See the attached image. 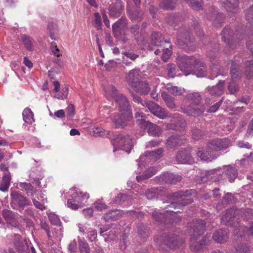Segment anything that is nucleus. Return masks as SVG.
<instances>
[{"instance_id": "obj_1", "label": "nucleus", "mask_w": 253, "mask_h": 253, "mask_svg": "<svg viewBox=\"0 0 253 253\" xmlns=\"http://www.w3.org/2000/svg\"><path fill=\"white\" fill-rule=\"evenodd\" d=\"M194 192L193 190H186L173 193L169 195L168 197L170 201L167 207H164L165 212H159L154 211L152 213V217L159 222L166 223L168 216L166 214L168 212L178 213L180 211L178 210L186 205L190 204L193 202L191 196Z\"/></svg>"}, {"instance_id": "obj_2", "label": "nucleus", "mask_w": 253, "mask_h": 253, "mask_svg": "<svg viewBox=\"0 0 253 253\" xmlns=\"http://www.w3.org/2000/svg\"><path fill=\"white\" fill-rule=\"evenodd\" d=\"M188 228V233L190 236V249L194 252L200 251L207 244L208 241L206 237H203L199 241H197L204 233L205 222L202 219L193 220L189 224Z\"/></svg>"}, {"instance_id": "obj_3", "label": "nucleus", "mask_w": 253, "mask_h": 253, "mask_svg": "<svg viewBox=\"0 0 253 253\" xmlns=\"http://www.w3.org/2000/svg\"><path fill=\"white\" fill-rule=\"evenodd\" d=\"M185 99L191 104L186 107H181L180 111L188 116H199L206 110L204 106L200 105L202 99L201 96L198 92L189 93L185 96Z\"/></svg>"}, {"instance_id": "obj_4", "label": "nucleus", "mask_w": 253, "mask_h": 253, "mask_svg": "<svg viewBox=\"0 0 253 253\" xmlns=\"http://www.w3.org/2000/svg\"><path fill=\"white\" fill-rule=\"evenodd\" d=\"M114 146L113 152L122 149L129 154L132 148V143L129 136L124 134H119L112 141Z\"/></svg>"}, {"instance_id": "obj_5", "label": "nucleus", "mask_w": 253, "mask_h": 253, "mask_svg": "<svg viewBox=\"0 0 253 253\" xmlns=\"http://www.w3.org/2000/svg\"><path fill=\"white\" fill-rule=\"evenodd\" d=\"M120 114L114 115L111 117L115 128H124L132 119V111H120Z\"/></svg>"}, {"instance_id": "obj_6", "label": "nucleus", "mask_w": 253, "mask_h": 253, "mask_svg": "<svg viewBox=\"0 0 253 253\" xmlns=\"http://www.w3.org/2000/svg\"><path fill=\"white\" fill-rule=\"evenodd\" d=\"M177 60L179 69L183 72L184 75L187 76L191 74L194 64L196 62V58L184 55L179 56Z\"/></svg>"}, {"instance_id": "obj_7", "label": "nucleus", "mask_w": 253, "mask_h": 253, "mask_svg": "<svg viewBox=\"0 0 253 253\" xmlns=\"http://www.w3.org/2000/svg\"><path fill=\"white\" fill-rule=\"evenodd\" d=\"M111 95L119 107V111H131L129 102L123 94H118L117 90L114 86H111Z\"/></svg>"}, {"instance_id": "obj_8", "label": "nucleus", "mask_w": 253, "mask_h": 253, "mask_svg": "<svg viewBox=\"0 0 253 253\" xmlns=\"http://www.w3.org/2000/svg\"><path fill=\"white\" fill-rule=\"evenodd\" d=\"M10 196L12 208L13 209H17V206H18L20 211L24 207L29 206L31 204L30 200L17 191L11 192Z\"/></svg>"}, {"instance_id": "obj_9", "label": "nucleus", "mask_w": 253, "mask_h": 253, "mask_svg": "<svg viewBox=\"0 0 253 253\" xmlns=\"http://www.w3.org/2000/svg\"><path fill=\"white\" fill-rule=\"evenodd\" d=\"M229 139L217 138L211 140L208 142L209 148H211L214 153L216 152L225 150L230 145Z\"/></svg>"}, {"instance_id": "obj_10", "label": "nucleus", "mask_w": 253, "mask_h": 253, "mask_svg": "<svg viewBox=\"0 0 253 253\" xmlns=\"http://www.w3.org/2000/svg\"><path fill=\"white\" fill-rule=\"evenodd\" d=\"M137 124L140 127L147 129L149 135L154 136H159L162 133L161 127L145 119L138 120Z\"/></svg>"}, {"instance_id": "obj_11", "label": "nucleus", "mask_w": 253, "mask_h": 253, "mask_svg": "<svg viewBox=\"0 0 253 253\" xmlns=\"http://www.w3.org/2000/svg\"><path fill=\"white\" fill-rule=\"evenodd\" d=\"M163 241L167 248L171 249L178 248L184 243V241L182 239L174 234L165 236Z\"/></svg>"}, {"instance_id": "obj_12", "label": "nucleus", "mask_w": 253, "mask_h": 253, "mask_svg": "<svg viewBox=\"0 0 253 253\" xmlns=\"http://www.w3.org/2000/svg\"><path fill=\"white\" fill-rule=\"evenodd\" d=\"M146 106L152 114L161 119H164L169 116L165 109L153 101L146 102Z\"/></svg>"}, {"instance_id": "obj_13", "label": "nucleus", "mask_w": 253, "mask_h": 253, "mask_svg": "<svg viewBox=\"0 0 253 253\" xmlns=\"http://www.w3.org/2000/svg\"><path fill=\"white\" fill-rule=\"evenodd\" d=\"M197 155L201 160L207 162H211L216 159L218 156L211 148H209L208 144L206 149H199Z\"/></svg>"}, {"instance_id": "obj_14", "label": "nucleus", "mask_w": 253, "mask_h": 253, "mask_svg": "<svg viewBox=\"0 0 253 253\" xmlns=\"http://www.w3.org/2000/svg\"><path fill=\"white\" fill-rule=\"evenodd\" d=\"M2 215L8 225L14 227H19L20 223L13 211L5 209L2 211Z\"/></svg>"}, {"instance_id": "obj_15", "label": "nucleus", "mask_w": 253, "mask_h": 253, "mask_svg": "<svg viewBox=\"0 0 253 253\" xmlns=\"http://www.w3.org/2000/svg\"><path fill=\"white\" fill-rule=\"evenodd\" d=\"M108 10L111 16L114 17L120 16L123 11L122 0H115V2H112L110 4Z\"/></svg>"}, {"instance_id": "obj_16", "label": "nucleus", "mask_w": 253, "mask_h": 253, "mask_svg": "<svg viewBox=\"0 0 253 253\" xmlns=\"http://www.w3.org/2000/svg\"><path fill=\"white\" fill-rule=\"evenodd\" d=\"M141 76V71L138 68L130 70L126 77L128 84L131 87L138 83Z\"/></svg>"}, {"instance_id": "obj_17", "label": "nucleus", "mask_w": 253, "mask_h": 253, "mask_svg": "<svg viewBox=\"0 0 253 253\" xmlns=\"http://www.w3.org/2000/svg\"><path fill=\"white\" fill-rule=\"evenodd\" d=\"M176 159L181 164H190L194 161L190 152L185 150L179 151L176 155Z\"/></svg>"}, {"instance_id": "obj_18", "label": "nucleus", "mask_w": 253, "mask_h": 253, "mask_svg": "<svg viewBox=\"0 0 253 253\" xmlns=\"http://www.w3.org/2000/svg\"><path fill=\"white\" fill-rule=\"evenodd\" d=\"M221 4L223 8L228 13H235L237 11L238 5V0H221Z\"/></svg>"}, {"instance_id": "obj_19", "label": "nucleus", "mask_w": 253, "mask_h": 253, "mask_svg": "<svg viewBox=\"0 0 253 253\" xmlns=\"http://www.w3.org/2000/svg\"><path fill=\"white\" fill-rule=\"evenodd\" d=\"M212 239L217 243L223 244L228 239V232L222 229L217 230L213 233Z\"/></svg>"}, {"instance_id": "obj_20", "label": "nucleus", "mask_w": 253, "mask_h": 253, "mask_svg": "<svg viewBox=\"0 0 253 253\" xmlns=\"http://www.w3.org/2000/svg\"><path fill=\"white\" fill-rule=\"evenodd\" d=\"M205 69V65L203 62L201 61L197 62L196 60L191 74L195 75L198 77H203L206 75Z\"/></svg>"}, {"instance_id": "obj_21", "label": "nucleus", "mask_w": 253, "mask_h": 253, "mask_svg": "<svg viewBox=\"0 0 253 253\" xmlns=\"http://www.w3.org/2000/svg\"><path fill=\"white\" fill-rule=\"evenodd\" d=\"M234 35H235V34H232V31H231L230 28L228 27H225L221 32L222 41L227 43L229 46L231 48H233V47L230 42L235 40Z\"/></svg>"}, {"instance_id": "obj_22", "label": "nucleus", "mask_w": 253, "mask_h": 253, "mask_svg": "<svg viewBox=\"0 0 253 253\" xmlns=\"http://www.w3.org/2000/svg\"><path fill=\"white\" fill-rule=\"evenodd\" d=\"M127 20L125 17H122L112 25V30L115 37H117L120 33L121 29L126 28Z\"/></svg>"}, {"instance_id": "obj_23", "label": "nucleus", "mask_w": 253, "mask_h": 253, "mask_svg": "<svg viewBox=\"0 0 253 253\" xmlns=\"http://www.w3.org/2000/svg\"><path fill=\"white\" fill-rule=\"evenodd\" d=\"M131 88L137 93L144 95L147 94L150 90V86L146 82H138Z\"/></svg>"}, {"instance_id": "obj_24", "label": "nucleus", "mask_w": 253, "mask_h": 253, "mask_svg": "<svg viewBox=\"0 0 253 253\" xmlns=\"http://www.w3.org/2000/svg\"><path fill=\"white\" fill-rule=\"evenodd\" d=\"M71 197L82 207L84 202L89 198V195L87 192H75L72 194Z\"/></svg>"}, {"instance_id": "obj_25", "label": "nucleus", "mask_w": 253, "mask_h": 253, "mask_svg": "<svg viewBox=\"0 0 253 253\" xmlns=\"http://www.w3.org/2000/svg\"><path fill=\"white\" fill-rule=\"evenodd\" d=\"M224 81H219L218 83L215 86L208 87V92L212 95H221L223 92Z\"/></svg>"}, {"instance_id": "obj_26", "label": "nucleus", "mask_w": 253, "mask_h": 253, "mask_svg": "<svg viewBox=\"0 0 253 253\" xmlns=\"http://www.w3.org/2000/svg\"><path fill=\"white\" fill-rule=\"evenodd\" d=\"M183 139L179 136L172 135L167 139L166 145L168 148H175L181 146L183 143Z\"/></svg>"}, {"instance_id": "obj_27", "label": "nucleus", "mask_w": 253, "mask_h": 253, "mask_svg": "<svg viewBox=\"0 0 253 253\" xmlns=\"http://www.w3.org/2000/svg\"><path fill=\"white\" fill-rule=\"evenodd\" d=\"M161 178L166 182L170 184H176L178 182L181 180L182 177L178 175H175L172 173H166L161 175Z\"/></svg>"}, {"instance_id": "obj_28", "label": "nucleus", "mask_w": 253, "mask_h": 253, "mask_svg": "<svg viewBox=\"0 0 253 253\" xmlns=\"http://www.w3.org/2000/svg\"><path fill=\"white\" fill-rule=\"evenodd\" d=\"M13 244L18 253H22L26 250V246L24 245L21 235L16 234L13 239Z\"/></svg>"}, {"instance_id": "obj_29", "label": "nucleus", "mask_w": 253, "mask_h": 253, "mask_svg": "<svg viewBox=\"0 0 253 253\" xmlns=\"http://www.w3.org/2000/svg\"><path fill=\"white\" fill-rule=\"evenodd\" d=\"M157 169L154 167L148 168L142 175H138L136 176L137 181L140 182L144 180L147 179L157 172Z\"/></svg>"}, {"instance_id": "obj_30", "label": "nucleus", "mask_w": 253, "mask_h": 253, "mask_svg": "<svg viewBox=\"0 0 253 253\" xmlns=\"http://www.w3.org/2000/svg\"><path fill=\"white\" fill-rule=\"evenodd\" d=\"M162 190L161 188H152L147 189L145 192L146 198L149 200H153L158 198L159 196H162Z\"/></svg>"}, {"instance_id": "obj_31", "label": "nucleus", "mask_w": 253, "mask_h": 253, "mask_svg": "<svg viewBox=\"0 0 253 253\" xmlns=\"http://www.w3.org/2000/svg\"><path fill=\"white\" fill-rule=\"evenodd\" d=\"M48 218H49V220H50V222L51 223V224H52L53 225H59V232L58 233V234L56 235V236L58 237V235L61 236L62 235V233H61L62 228L61 227V223L60 222V220L59 216L54 213H50L48 215ZM54 232H55L56 234H57V232L55 231V229L54 230Z\"/></svg>"}, {"instance_id": "obj_32", "label": "nucleus", "mask_w": 253, "mask_h": 253, "mask_svg": "<svg viewBox=\"0 0 253 253\" xmlns=\"http://www.w3.org/2000/svg\"><path fill=\"white\" fill-rule=\"evenodd\" d=\"M23 121L29 125H31L35 122L34 113L29 108H26L22 113Z\"/></svg>"}, {"instance_id": "obj_33", "label": "nucleus", "mask_w": 253, "mask_h": 253, "mask_svg": "<svg viewBox=\"0 0 253 253\" xmlns=\"http://www.w3.org/2000/svg\"><path fill=\"white\" fill-rule=\"evenodd\" d=\"M190 34L188 32H185L183 34L180 33L177 36L178 43L180 45L183 44L188 45L191 42Z\"/></svg>"}, {"instance_id": "obj_34", "label": "nucleus", "mask_w": 253, "mask_h": 253, "mask_svg": "<svg viewBox=\"0 0 253 253\" xmlns=\"http://www.w3.org/2000/svg\"><path fill=\"white\" fill-rule=\"evenodd\" d=\"M164 38L161 33L156 32L152 33L151 36V44L159 46L161 45L163 42Z\"/></svg>"}, {"instance_id": "obj_35", "label": "nucleus", "mask_w": 253, "mask_h": 253, "mask_svg": "<svg viewBox=\"0 0 253 253\" xmlns=\"http://www.w3.org/2000/svg\"><path fill=\"white\" fill-rule=\"evenodd\" d=\"M162 97L164 100L167 107L170 109H174L176 107V105L174 102V98L167 92H163L162 93Z\"/></svg>"}, {"instance_id": "obj_36", "label": "nucleus", "mask_w": 253, "mask_h": 253, "mask_svg": "<svg viewBox=\"0 0 253 253\" xmlns=\"http://www.w3.org/2000/svg\"><path fill=\"white\" fill-rule=\"evenodd\" d=\"M121 216L120 211L117 210L110 211L106 213L104 216V219L106 221L116 220Z\"/></svg>"}, {"instance_id": "obj_37", "label": "nucleus", "mask_w": 253, "mask_h": 253, "mask_svg": "<svg viewBox=\"0 0 253 253\" xmlns=\"http://www.w3.org/2000/svg\"><path fill=\"white\" fill-rule=\"evenodd\" d=\"M22 40L25 47L29 51L33 50V43L34 41L32 38L27 35H23L22 36Z\"/></svg>"}, {"instance_id": "obj_38", "label": "nucleus", "mask_w": 253, "mask_h": 253, "mask_svg": "<svg viewBox=\"0 0 253 253\" xmlns=\"http://www.w3.org/2000/svg\"><path fill=\"white\" fill-rule=\"evenodd\" d=\"M214 53L213 52H210L208 56L209 58L211 59V68L212 71V73H215L216 75H215V77H216L218 74V71H219V66L218 64V63L217 62L216 60L214 61V59L215 57L213 56Z\"/></svg>"}, {"instance_id": "obj_39", "label": "nucleus", "mask_w": 253, "mask_h": 253, "mask_svg": "<svg viewBox=\"0 0 253 253\" xmlns=\"http://www.w3.org/2000/svg\"><path fill=\"white\" fill-rule=\"evenodd\" d=\"M225 173L228 176L229 180L231 182L234 181L238 174L237 169L232 167H228L225 171Z\"/></svg>"}, {"instance_id": "obj_40", "label": "nucleus", "mask_w": 253, "mask_h": 253, "mask_svg": "<svg viewBox=\"0 0 253 253\" xmlns=\"http://www.w3.org/2000/svg\"><path fill=\"white\" fill-rule=\"evenodd\" d=\"M193 9L199 10L202 8V0H184Z\"/></svg>"}, {"instance_id": "obj_41", "label": "nucleus", "mask_w": 253, "mask_h": 253, "mask_svg": "<svg viewBox=\"0 0 253 253\" xmlns=\"http://www.w3.org/2000/svg\"><path fill=\"white\" fill-rule=\"evenodd\" d=\"M10 177L8 175L3 176L0 186V190L2 192H7L10 185Z\"/></svg>"}, {"instance_id": "obj_42", "label": "nucleus", "mask_w": 253, "mask_h": 253, "mask_svg": "<svg viewBox=\"0 0 253 253\" xmlns=\"http://www.w3.org/2000/svg\"><path fill=\"white\" fill-rule=\"evenodd\" d=\"M175 0H164L160 3V6L165 10H172L174 7Z\"/></svg>"}, {"instance_id": "obj_43", "label": "nucleus", "mask_w": 253, "mask_h": 253, "mask_svg": "<svg viewBox=\"0 0 253 253\" xmlns=\"http://www.w3.org/2000/svg\"><path fill=\"white\" fill-rule=\"evenodd\" d=\"M235 211L234 209H231L226 211L224 215L222 216V219L225 222H230L233 221V218L234 217Z\"/></svg>"}, {"instance_id": "obj_44", "label": "nucleus", "mask_w": 253, "mask_h": 253, "mask_svg": "<svg viewBox=\"0 0 253 253\" xmlns=\"http://www.w3.org/2000/svg\"><path fill=\"white\" fill-rule=\"evenodd\" d=\"M138 232L140 237L143 240H145L148 237L149 231L143 224H140L138 227Z\"/></svg>"}, {"instance_id": "obj_45", "label": "nucleus", "mask_w": 253, "mask_h": 253, "mask_svg": "<svg viewBox=\"0 0 253 253\" xmlns=\"http://www.w3.org/2000/svg\"><path fill=\"white\" fill-rule=\"evenodd\" d=\"M130 18L132 20H141L143 15V12L138 9L131 11L129 13Z\"/></svg>"}, {"instance_id": "obj_46", "label": "nucleus", "mask_w": 253, "mask_h": 253, "mask_svg": "<svg viewBox=\"0 0 253 253\" xmlns=\"http://www.w3.org/2000/svg\"><path fill=\"white\" fill-rule=\"evenodd\" d=\"M93 24L97 30L101 29L102 26L101 18L99 13L98 12H95L94 14Z\"/></svg>"}, {"instance_id": "obj_47", "label": "nucleus", "mask_w": 253, "mask_h": 253, "mask_svg": "<svg viewBox=\"0 0 253 253\" xmlns=\"http://www.w3.org/2000/svg\"><path fill=\"white\" fill-rule=\"evenodd\" d=\"M48 29L49 32V36L52 40H56L55 35L57 34V29L56 25L49 24L48 25Z\"/></svg>"}, {"instance_id": "obj_48", "label": "nucleus", "mask_w": 253, "mask_h": 253, "mask_svg": "<svg viewBox=\"0 0 253 253\" xmlns=\"http://www.w3.org/2000/svg\"><path fill=\"white\" fill-rule=\"evenodd\" d=\"M163 151L164 150L163 148H159L154 151L148 152V154L149 156L154 157L155 160H156L162 157V153Z\"/></svg>"}, {"instance_id": "obj_49", "label": "nucleus", "mask_w": 253, "mask_h": 253, "mask_svg": "<svg viewBox=\"0 0 253 253\" xmlns=\"http://www.w3.org/2000/svg\"><path fill=\"white\" fill-rule=\"evenodd\" d=\"M79 249L81 253H90L88 244L84 241H79Z\"/></svg>"}, {"instance_id": "obj_50", "label": "nucleus", "mask_w": 253, "mask_h": 253, "mask_svg": "<svg viewBox=\"0 0 253 253\" xmlns=\"http://www.w3.org/2000/svg\"><path fill=\"white\" fill-rule=\"evenodd\" d=\"M222 101L223 99H220L218 102L211 105L209 108H206L205 111L209 113H214L216 112L222 104Z\"/></svg>"}, {"instance_id": "obj_51", "label": "nucleus", "mask_w": 253, "mask_h": 253, "mask_svg": "<svg viewBox=\"0 0 253 253\" xmlns=\"http://www.w3.org/2000/svg\"><path fill=\"white\" fill-rule=\"evenodd\" d=\"M230 75L232 80L234 81L239 80L241 78V74L232 65L231 67Z\"/></svg>"}, {"instance_id": "obj_52", "label": "nucleus", "mask_w": 253, "mask_h": 253, "mask_svg": "<svg viewBox=\"0 0 253 253\" xmlns=\"http://www.w3.org/2000/svg\"><path fill=\"white\" fill-rule=\"evenodd\" d=\"M246 19L250 23H253V5L245 12Z\"/></svg>"}, {"instance_id": "obj_53", "label": "nucleus", "mask_w": 253, "mask_h": 253, "mask_svg": "<svg viewBox=\"0 0 253 253\" xmlns=\"http://www.w3.org/2000/svg\"><path fill=\"white\" fill-rule=\"evenodd\" d=\"M66 112L67 118L72 119L75 113L74 106L72 104H70L66 108Z\"/></svg>"}, {"instance_id": "obj_54", "label": "nucleus", "mask_w": 253, "mask_h": 253, "mask_svg": "<svg viewBox=\"0 0 253 253\" xmlns=\"http://www.w3.org/2000/svg\"><path fill=\"white\" fill-rule=\"evenodd\" d=\"M68 207L72 210H77L82 207L78 203L75 202V200L71 197L67 201Z\"/></svg>"}, {"instance_id": "obj_55", "label": "nucleus", "mask_w": 253, "mask_h": 253, "mask_svg": "<svg viewBox=\"0 0 253 253\" xmlns=\"http://www.w3.org/2000/svg\"><path fill=\"white\" fill-rule=\"evenodd\" d=\"M168 75L169 78H174L175 76V66L173 64H169L167 66Z\"/></svg>"}, {"instance_id": "obj_56", "label": "nucleus", "mask_w": 253, "mask_h": 253, "mask_svg": "<svg viewBox=\"0 0 253 253\" xmlns=\"http://www.w3.org/2000/svg\"><path fill=\"white\" fill-rule=\"evenodd\" d=\"M94 134L96 136H103L106 134V131L101 127H94L93 128Z\"/></svg>"}, {"instance_id": "obj_57", "label": "nucleus", "mask_w": 253, "mask_h": 253, "mask_svg": "<svg viewBox=\"0 0 253 253\" xmlns=\"http://www.w3.org/2000/svg\"><path fill=\"white\" fill-rule=\"evenodd\" d=\"M203 135L204 133L199 129H195L192 131V137L194 140H199L202 138Z\"/></svg>"}, {"instance_id": "obj_58", "label": "nucleus", "mask_w": 253, "mask_h": 253, "mask_svg": "<svg viewBox=\"0 0 253 253\" xmlns=\"http://www.w3.org/2000/svg\"><path fill=\"white\" fill-rule=\"evenodd\" d=\"M95 208L99 211L107 209V205L101 200H98L94 203Z\"/></svg>"}, {"instance_id": "obj_59", "label": "nucleus", "mask_w": 253, "mask_h": 253, "mask_svg": "<svg viewBox=\"0 0 253 253\" xmlns=\"http://www.w3.org/2000/svg\"><path fill=\"white\" fill-rule=\"evenodd\" d=\"M172 52L171 50L169 49V47H167L163 50V54L162 56V59L164 61L166 62L171 56Z\"/></svg>"}, {"instance_id": "obj_60", "label": "nucleus", "mask_w": 253, "mask_h": 253, "mask_svg": "<svg viewBox=\"0 0 253 253\" xmlns=\"http://www.w3.org/2000/svg\"><path fill=\"white\" fill-rule=\"evenodd\" d=\"M168 89L169 91L174 95H179L182 93V89L175 86L168 87Z\"/></svg>"}, {"instance_id": "obj_61", "label": "nucleus", "mask_w": 253, "mask_h": 253, "mask_svg": "<svg viewBox=\"0 0 253 253\" xmlns=\"http://www.w3.org/2000/svg\"><path fill=\"white\" fill-rule=\"evenodd\" d=\"M162 142L160 139H154L151 141H150L146 145V148H152L153 147H155L158 146Z\"/></svg>"}, {"instance_id": "obj_62", "label": "nucleus", "mask_w": 253, "mask_h": 253, "mask_svg": "<svg viewBox=\"0 0 253 253\" xmlns=\"http://www.w3.org/2000/svg\"><path fill=\"white\" fill-rule=\"evenodd\" d=\"M236 253H250V249L246 245H242L238 246L236 249Z\"/></svg>"}, {"instance_id": "obj_63", "label": "nucleus", "mask_w": 253, "mask_h": 253, "mask_svg": "<svg viewBox=\"0 0 253 253\" xmlns=\"http://www.w3.org/2000/svg\"><path fill=\"white\" fill-rule=\"evenodd\" d=\"M77 244L75 240L72 241L68 246V250L70 253H76Z\"/></svg>"}, {"instance_id": "obj_64", "label": "nucleus", "mask_w": 253, "mask_h": 253, "mask_svg": "<svg viewBox=\"0 0 253 253\" xmlns=\"http://www.w3.org/2000/svg\"><path fill=\"white\" fill-rule=\"evenodd\" d=\"M253 136V118L251 120L247 129L246 136L250 137Z\"/></svg>"}]
</instances>
